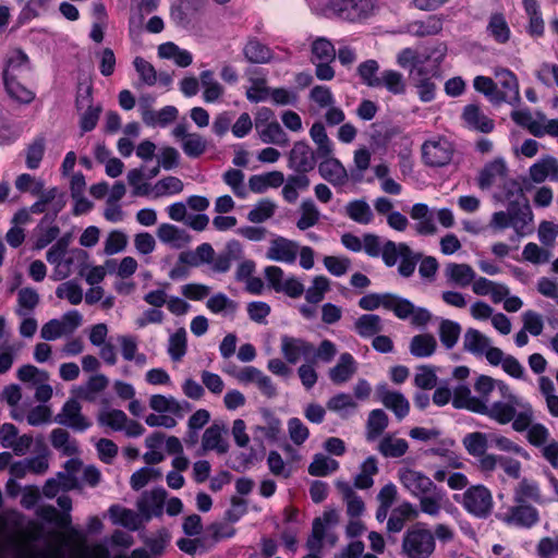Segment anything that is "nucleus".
Wrapping results in <instances>:
<instances>
[{
    "label": "nucleus",
    "mask_w": 558,
    "mask_h": 558,
    "mask_svg": "<svg viewBox=\"0 0 558 558\" xmlns=\"http://www.w3.org/2000/svg\"><path fill=\"white\" fill-rule=\"evenodd\" d=\"M398 480L402 487L418 499L421 512L437 518L444 507L446 494L435 482L421 471L411 468L398 470Z\"/></svg>",
    "instance_id": "nucleus-1"
},
{
    "label": "nucleus",
    "mask_w": 558,
    "mask_h": 558,
    "mask_svg": "<svg viewBox=\"0 0 558 558\" xmlns=\"http://www.w3.org/2000/svg\"><path fill=\"white\" fill-rule=\"evenodd\" d=\"M359 306L364 311H375L383 306L399 319H410L418 328L425 327L433 317L427 308L415 306L410 300L392 293L366 294L359 300Z\"/></svg>",
    "instance_id": "nucleus-2"
},
{
    "label": "nucleus",
    "mask_w": 558,
    "mask_h": 558,
    "mask_svg": "<svg viewBox=\"0 0 558 558\" xmlns=\"http://www.w3.org/2000/svg\"><path fill=\"white\" fill-rule=\"evenodd\" d=\"M40 529L35 526L17 535L2 537L0 535V558H63L61 546L37 548Z\"/></svg>",
    "instance_id": "nucleus-3"
},
{
    "label": "nucleus",
    "mask_w": 558,
    "mask_h": 558,
    "mask_svg": "<svg viewBox=\"0 0 558 558\" xmlns=\"http://www.w3.org/2000/svg\"><path fill=\"white\" fill-rule=\"evenodd\" d=\"M435 548L433 532L421 523L411 526L403 534L401 554L405 558H430Z\"/></svg>",
    "instance_id": "nucleus-4"
},
{
    "label": "nucleus",
    "mask_w": 558,
    "mask_h": 558,
    "mask_svg": "<svg viewBox=\"0 0 558 558\" xmlns=\"http://www.w3.org/2000/svg\"><path fill=\"white\" fill-rule=\"evenodd\" d=\"M453 499L478 519L488 518L494 508L492 492L483 484L471 485L462 495H454Z\"/></svg>",
    "instance_id": "nucleus-5"
},
{
    "label": "nucleus",
    "mask_w": 558,
    "mask_h": 558,
    "mask_svg": "<svg viewBox=\"0 0 558 558\" xmlns=\"http://www.w3.org/2000/svg\"><path fill=\"white\" fill-rule=\"evenodd\" d=\"M500 396L504 401L482 403L478 414L486 415L490 420L505 425L510 423L515 416V409L521 407V400L515 396L508 384H500Z\"/></svg>",
    "instance_id": "nucleus-6"
},
{
    "label": "nucleus",
    "mask_w": 558,
    "mask_h": 558,
    "mask_svg": "<svg viewBox=\"0 0 558 558\" xmlns=\"http://www.w3.org/2000/svg\"><path fill=\"white\" fill-rule=\"evenodd\" d=\"M453 145L445 137H436L424 142L422 145V157L429 167H444L453 157Z\"/></svg>",
    "instance_id": "nucleus-7"
},
{
    "label": "nucleus",
    "mask_w": 558,
    "mask_h": 558,
    "mask_svg": "<svg viewBox=\"0 0 558 558\" xmlns=\"http://www.w3.org/2000/svg\"><path fill=\"white\" fill-rule=\"evenodd\" d=\"M494 75L497 80V96H495L496 104L508 102L512 106L519 105L521 101L520 87L518 77L513 72L505 68H495Z\"/></svg>",
    "instance_id": "nucleus-8"
},
{
    "label": "nucleus",
    "mask_w": 558,
    "mask_h": 558,
    "mask_svg": "<svg viewBox=\"0 0 558 558\" xmlns=\"http://www.w3.org/2000/svg\"><path fill=\"white\" fill-rule=\"evenodd\" d=\"M328 5L338 16L356 21L368 16L373 9V0H329Z\"/></svg>",
    "instance_id": "nucleus-9"
},
{
    "label": "nucleus",
    "mask_w": 558,
    "mask_h": 558,
    "mask_svg": "<svg viewBox=\"0 0 558 558\" xmlns=\"http://www.w3.org/2000/svg\"><path fill=\"white\" fill-rule=\"evenodd\" d=\"M166 497L167 492L163 488L146 490L138 497L136 508L144 522L162 515Z\"/></svg>",
    "instance_id": "nucleus-10"
},
{
    "label": "nucleus",
    "mask_w": 558,
    "mask_h": 558,
    "mask_svg": "<svg viewBox=\"0 0 558 558\" xmlns=\"http://www.w3.org/2000/svg\"><path fill=\"white\" fill-rule=\"evenodd\" d=\"M502 521L508 525L531 529L538 523L539 512L530 504L515 502L514 506L508 508Z\"/></svg>",
    "instance_id": "nucleus-11"
},
{
    "label": "nucleus",
    "mask_w": 558,
    "mask_h": 558,
    "mask_svg": "<svg viewBox=\"0 0 558 558\" xmlns=\"http://www.w3.org/2000/svg\"><path fill=\"white\" fill-rule=\"evenodd\" d=\"M280 351L290 364H296L301 359H310L314 354V345L296 337L283 335L280 338Z\"/></svg>",
    "instance_id": "nucleus-12"
},
{
    "label": "nucleus",
    "mask_w": 558,
    "mask_h": 558,
    "mask_svg": "<svg viewBox=\"0 0 558 558\" xmlns=\"http://www.w3.org/2000/svg\"><path fill=\"white\" fill-rule=\"evenodd\" d=\"M315 156L316 151L306 142H295L288 156V167L295 172L307 173L316 166Z\"/></svg>",
    "instance_id": "nucleus-13"
},
{
    "label": "nucleus",
    "mask_w": 558,
    "mask_h": 558,
    "mask_svg": "<svg viewBox=\"0 0 558 558\" xmlns=\"http://www.w3.org/2000/svg\"><path fill=\"white\" fill-rule=\"evenodd\" d=\"M378 401L390 410L398 421H402L410 413V402L400 391L389 390L386 385L376 388Z\"/></svg>",
    "instance_id": "nucleus-14"
},
{
    "label": "nucleus",
    "mask_w": 558,
    "mask_h": 558,
    "mask_svg": "<svg viewBox=\"0 0 558 558\" xmlns=\"http://www.w3.org/2000/svg\"><path fill=\"white\" fill-rule=\"evenodd\" d=\"M513 500L514 502H535L537 505H545L551 501L550 498L546 497L542 493L539 483L527 476H523L519 480L513 488Z\"/></svg>",
    "instance_id": "nucleus-15"
},
{
    "label": "nucleus",
    "mask_w": 558,
    "mask_h": 558,
    "mask_svg": "<svg viewBox=\"0 0 558 558\" xmlns=\"http://www.w3.org/2000/svg\"><path fill=\"white\" fill-rule=\"evenodd\" d=\"M54 420L61 425L80 432L90 426V422L82 414V407L76 399H69Z\"/></svg>",
    "instance_id": "nucleus-16"
},
{
    "label": "nucleus",
    "mask_w": 558,
    "mask_h": 558,
    "mask_svg": "<svg viewBox=\"0 0 558 558\" xmlns=\"http://www.w3.org/2000/svg\"><path fill=\"white\" fill-rule=\"evenodd\" d=\"M299 244L295 241L283 236H276L269 243L266 257L269 260L280 262L284 264H293L299 253Z\"/></svg>",
    "instance_id": "nucleus-17"
},
{
    "label": "nucleus",
    "mask_w": 558,
    "mask_h": 558,
    "mask_svg": "<svg viewBox=\"0 0 558 558\" xmlns=\"http://www.w3.org/2000/svg\"><path fill=\"white\" fill-rule=\"evenodd\" d=\"M320 159L318 165V172L323 179L328 181L333 186H342L348 180V171L339 159L332 155L317 156Z\"/></svg>",
    "instance_id": "nucleus-18"
},
{
    "label": "nucleus",
    "mask_w": 558,
    "mask_h": 558,
    "mask_svg": "<svg viewBox=\"0 0 558 558\" xmlns=\"http://www.w3.org/2000/svg\"><path fill=\"white\" fill-rule=\"evenodd\" d=\"M149 407L157 413H169L178 418H183L192 411L187 401H180L172 396L153 395L149 398Z\"/></svg>",
    "instance_id": "nucleus-19"
},
{
    "label": "nucleus",
    "mask_w": 558,
    "mask_h": 558,
    "mask_svg": "<svg viewBox=\"0 0 558 558\" xmlns=\"http://www.w3.org/2000/svg\"><path fill=\"white\" fill-rule=\"evenodd\" d=\"M339 521L338 512L335 509L326 510L322 517L313 521L312 534L306 542V546L311 551H320L326 530L330 525L337 524Z\"/></svg>",
    "instance_id": "nucleus-20"
},
{
    "label": "nucleus",
    "mask_w": 558,
    "mask_h": 558,
    "mask_svg": "<svg viewBox=\"0 0 558 558\" xmlns=\"http://www.w3.org/2000/svg\"><path fill=\"white\" fill-rule=\"evenodd\" d=\"M158 240L174 250H181L192 242L191 234L182 228L171 223H161L156 231Z\"/></svg>",
    "instance_id": "nucleus-21"
},
{
    "label": "nucleus",
    "mask_w": 558,
    "mask_h": 558,
    "mask_svg": "<svg viewBox=\"0 0 558 558\" xmlns=\"http://www.w3.org/2000/svg\"><path fill=\"white\" fill-rule=\"evenodd\" d=\"M529 177L536 184L546 180L558 182V159L550 155L542 157L530 167Z\"/></svg>",
    "instance_id": "nucleus-22"
},
{
    "label": "nucleus",
    "mask_w": 558,
    "mask_h": 558,
    "mask_svg": "<svg viewBox=\"0 0 558 558\" xmlns=\"http://www.w3.org/2000/svg\"><path fill=\"white\" fill-rule=\"evenodd\" d=\"M507 166L502 159H495L484 166L480 171L477 184L481 190H487L493 185L504 182L507 177Z\"/></svg>",
    "instance_id": "nucleus-23"
},
{
    "label": "nucleus",
    "mask_w": 558,
    "mask_h": 558,
    "mask_svg": "<svg viewBox=\"0 0 558 558\" xmlns=\"http://www.w3.org/2000/svg\"><path fill=\"white\" fill-rule=\"evenodd\" d=\"M461 118L465 126L482 133H490L495 126L494 121L474 104L466 105L463 108Z\"/></svg>",
    "instance_id": "nucleus-24"
},
{
    "label": "nucleus",
    "mask_w": 558,
    "mask_h": 558,
    "mask_svg": "<svg viewBox=\"0 0 558 558\" xmlns=\"http://www.w3.org/2000/svg\"><path fill=\"white\" fill-rule=\"evenodd\" d=\"M509 215L511 216V228L514 229L518 236H524L529 230V226L533 221V213L527 204L511 203L509 205Z\"/></svg>",
    "instance_id": "nucleus-25"
},
{
    "label": "nucleus",
    "mask_w": 558,
    "mask_h": 558,
    "mask_svg": "<svg viewBox=\"0 0 558 558\" xmlns=\"http://www.w3.org/2000/svg\"><path fill=\"white\" fill-rule=\"evenodd\" d=\"M376 449L386 459H398L409 451V442L392 433H387L379 439Z\"/></svg>",
    "instance_id": "nucleus-26"
},
{
    "label": "nucleus",
    "mask_w": 558,
    "mask_h": 558,
    "mask_svg": "<svg viewBox=\"0 0 558 558\" xmlns=\"http://www.w3.org/2000/svg\"><path fill=\"white\" fill-rule=\"evenodd\" d=\"M336 488L341 494L342 499L347 506V513L352 518H359L365 510L363 499L355 493L353 486L342 480H338L335 483Z\"/></svg>",
    "instance_id": "nucleus-27"
},
{
    "label": "nucleus",
    "mask_w": 558,
    "mask_h": 558,
    "mask_svg": "<svg viewBox=\"0 0 558 558\" xmlns=\"http://www.w3.org/2000/svg\"><path fill=\"white\" fill-rule=\"evenodd\" d=\"M444 272L448 283L461 288L470 286L476 277L475 271L468 264L449 263Z\"/></svg>",
    "instance_id": "nucleus-28"
},
{
    "label": "nucleus",
    "mask_w": 558,
    "mask_h": 558,
    "mask_svg": "<svg viewBox=\"0 0 558 558\" xmlns=\"http://www.w3.org/2000/svg\"><path fill=\"white\" fill-rule=\"evenodd\" d=\"M109 515L113 524L121 525L130 531L140 530L144 522L138 511L135 512L119 505L109 508Z\"/></svg>",
    "instance_id": "nucleus-29"
},
{
    "label": "nucleus",
    "mask_w": 558,
    "mask_h": 558,
    "mask_svg": "<svg viewBox=\"0 0 558 558\" xmlns=\"http://www.w3.org/2000/svg\"><path fill=\"white\" fill-rule=\"evenodd\" d=\"M356 369L354 357L345 352L340 355L338 363L330 368L329 378L333 384H344L356 373Z\"/></svg>",
    "instance_id": "nucleus-30"
},
{
    "label": "nucleus",
    "mask_w": 558,
    "mask_h": 558,
    "mask_svg": "<svg viewBox=\"0 0 558 558\" xmlns=\"http://www.w3.org/2000/svg\"><path fill=\"white\" fill-rule=\"evenodd\" d=\"M109 379L104 374H96L88 378V380L76 389L77 398L95 402L98 396L108 387Z\"/></svg>",
    "instance_id": "nucleus-31"
},
{
    "label": "nucleus",
    "mask_w": 558,
    "mask_h": 558,
    "mask_svg": "<svg viewBox=\"0 0 558 558\" xmlns=\"http://www.w3.org/2000/svg\"><path fill=\"white\" fill-rule=\"evenodd\" d=\"M389 425V417L381 409L372 410L365 426V438L367 441L373 442L377 440Z\"/></svg>",
    "instance_id": "nucleus-32"
},
{
    "label": "nucleus",
    "mask_w": 558,
    "mask_h": 558,
    "mask_svg": "<svg viewBox=\"0 0 558 558\" xmlns=\"http://www.w3.org/2000/svg\"><path fill=\"white\" fill-rule=\"evenodd\" d=\"M284 183V175L281 171H270L263 174H254L248 179V187L252 192L262 194L269 187H279Z\"/></svg>",
    "instance_id": "nucleus-33"
},
{
    "label": "nucleus",
    "mask_w": 558,
    "mask_h": 558,
    "mask_svg": "<svg viewBox=\"0 0 558 558\" xmlns=\"http://www.w3.org/2000/svg\"><path fill=\"white\" fill-rule=\"evenodd\" d=\"M223 426L217 423L207 427L202 437V448L205 451L215 450L218 453H226L229 446L223 439Z\"/></svg>",
    "instance_id": "nucleus-34"
},
{
    "label": "nucleus",
    "mask_w": 558,
    "mask_h": 558,
    "mask_svg": "<svg viewBox=\"0 0 558 558\" xmlns=\"http://www.w3.org/2000/svg\"><path fill=\"white\" fill-rule=\"evenodd\" d=\"M31 69V61L28 56L20 48H12L9 50L4 69L3 77L5 76H19L23 71Z\"/></svg>",
    "instance_id": "nucleus-35"
},
{
    "label": "nucleus",
    "mask_w": 558,
    "mask_h": 558,
    "mask_svg": "<svg viewBox=\"0 0 558 558\" xmlns=\"http://www.w3.org/2000/svg\"><path fill=\"white\" fill-rule=\"evenodd\" d=\"M206 307L213 314L233 318L239 310V304L236 301L228 298L225 293L219 292L208 298Z\"/></svg>",
    "instance_id": "nucleus-36"
},
{
    "label": "nucleus",
    "mask_w": 558,
    "mask_h": 558,
    "mask_svg": "<svg viewBox=\"0 0 558 558\" xmlns=\"http://www.w3.org/2000/svg\"><path fill=\"white\" fill-rule=\"evenodd\" d=\"M299 213L300 217L296 220V228L301 231H305L316 226L322 217L317 205L311 198H305L302 201Z\"/></svg>",
    "instance_id": "nucleus-37"
},
{
    "label": "nucleus",
    "mask_w": 558,
    "mask_h": 558,
    "mask_svg": "<svg viewBox=\"0 0 558 558\" xmlns=\"http://www.w3.org/2000/svg\"><path fill=\"white\" fill-rule=\"evenodd\" d=\"M203 87V99L205 102H216L225 94L223 86L216 80L211 70H205L199 75Z\"/></svg>",
    "instance_id": "nucleus-38"
},
{
    "label": "nucleus",
    "mask_w": 558,
    "mask_h": 558,
    "mask_svg": "<svg viewBox=\"0 0 558 558\" xmlns=\"http://www.w3.org/2000/svg\"><path fill=\"white\" fill-rule=\"evenodd\" d=\"M378 88H386L392 95H403L407 92V82L402 73L387 69L379 75Z\"/></svg>",
    "instance_id": "nucleus-39"
},
{
    "label": "nucleus",
    "mask_w": 558,
    "mask_h": 558,
    "mask_svg": "<svg viewBox=\"0 0 558 558\" xmlns=\"http://www.w3.org/2000/svg\"><path fill=\"white\" fill-rule=\"evenodd\" d=\"M378 462L373 456L366 458L354 476L353 486L359 489H368L374 485V475L378 473Z\"/></svg>",
    "instance_id": "nucleus-40"
},
{
    "label": "nucleus",
    "mask_w": 558,
    "mask_h": 558,
    "mask_svg": "<svg viewBox=\"0 0 558 558\" xmlns=\"http://www.w3.org/2000/svg\"><path fill=\"white\" fill-rule=\"evenodd\" d=\"M452 405L456 409H466L478 414L482 402L475 399L466 385H458L452 391Z\"/></svg>",
    "instance_id": "nucleus-41"
},
{
    "label": "nucleus",
    "mask_w": 558,
    "mask_h": 558,
    "mask_svg": "<svg viewBox=\"0 0 558 558\" xmlns=\"http://www.w3.org/2000/svg\"><path fill=\"white\" fill-rule=\"evenodd\" d=\"M88 254L80 248H73L69 252V256L63 258L62 263L58 265V269H53V280H63L71 276L73 272V266L76 263L85 264Z\"/></svg>",
    "instance_id": "nucleus-42"
},
{
    "label": "nucleus",
    "mask_w": 558,
    "mask_h": 558,
    "mask_svg": "<svg viewBox=\"0 0 558 558\" xmlns=\"http://www.w3.org/2000/svg\"><path fill=\"white\" fill-rule=\"evenodd\" d=\"M442 29V20L437 15H430L424 21H414L408 25V32L416 37L437 35Z\"/></svg>",
    "instance_id": "nucleus-43"
},
{
    "label": "nucleus",
    "mask_w": 558,
    "mask_h": 558,
    "mask_svg": "<svg viewBox=\"0 0 558 558\" xmlns=\"http://www.w3.org/2000/svg\"><path fill=\"white\" fill-rule=\"evenodd\" d=\"M158 56L162 59H172L178 66L186 68L192 64V53L185 49H181L175 44L169 41L158 47Z\"/></svg>",
    "instance_id": "nucleus-44"
},
{
    "label": "nucleus",
    "mask_w": 558,
    "mask_h": 558,
    "mask_svg": "<svg viewBox=\"0 0 558 558\" xmlns=\"http://www.w3.org/2000/svg\"><path fill=\"white\" fill-rule=\"evenodd\" d=\"M354 330L362 338L377 336L383 330V319L376 314H363L354 322Z\"/></svg>",
    "instance_id": "nucleus-45"
},
{
    "label": "nucleus",
    "mask_w": 558,
    "mask_h": 558,
    "mask_svg": "<svg viewBox=\"0 0 558 558\" xmlns=\"http://www.w3.org/2000/svg\"><path fill=\"white\" fill-rule=\"evenodd\" d=\"M490 339L482 333L480 330L469 328L465 330L463 336V349L474 355H483L488 345Z\"/></svg>",
    "instance_id": "nucleus-46"
},
{
    "label": "nucleus",
    "mask_w": 558,
    "mask_h": 558,
    "mask_svg": "<svg viewBox=\"0 0 558 558\" xmlns=\"http://www.w3.org/2000/svg\"><path fill=\"white\" fill-rule=\"evenodd\" d=\"M345 215L360 225H369L374 214L369 204L364 199H354L345 205Z\"/></svg>",
    "instance_id": "nucleus-47"
},
{
    "label": "nucleus",
    "mask_w": 558,
    "mask_h": 558,
    "mask_svg": "<svg viewBox=\"0 0 558 558\" xmlns=\"http://www.w3.org/2000/svg\"><path fill=\"white\" fill-rule=\"evenodd\" d=\"M500 384H506L502 380L494 379L487 375H481L474 383V390L476 392L475 399L485 404L492 403V393L497 389L500 392Z\"/></svg>",
    "instance_id": "nucleus-48"
},
{
    "label": "nucleus",
    "mask_w": 558,
    "mask_h": 558,
    "mask_svg": "<svg viewBox=\"0 0 558 558\" xmlns=\"http://www.w3.org/2000/svg\"><path fill=\"white\" fill-rule=\"evenodd\" d=\"M437 341L430 333L416 335L411 339L410 352L415 357H427L434 354Z\"/></svg>",
    "instance_id": "nucleus-49"
},
{
    "label": "nucleus",
    "mask_w": 558,
    "mask_h": 558,
    "mask_svg": "<svg viewBox=\"0 0 558 558\" xmlns=\"http://www.w3.org/2000/svg\"><path fill=\"white\" fill-rule=\"evenodd\" d=\"M257 131L262 142L265 144H275L278 146H287L289 144L287 133L276 120L266 123L265 126Z\"/></svg>",
    "instance_id": "nucleus-50"
},
{
    "label": "nucleus",
    "mask_w": 558,
    "mask_h": 558,
    "mask_svg": "<svg viewBox=\"0 0 558 558\" xmlns=\"http://www.w3.org/2000/svg\"><path fill=\"white\" fill-rule=\"evenodd\" d=\"M310 136L316 145V156H328L333 154V144L327 135L322 122L313 123Z\"/></svg>",
    "instance_id": "nucleus-51"
},
{
    "label": "nucleus",
    "mask_w": 558,
    "mask_h": 558,
    "mask_svg": "<svg viewBox=\"0 0 558 558\" xmlns=\"http://www.w3.org/2000/svg\"><path fill=\"white\" fill-rule=\"evenodd\" d=\"M50 441L54 449L64 456H74L78 451L77 442L71 439L70 434L63 428H56L50 434Z\"/></svg>",
    "instance_id": "nucleus-52"
},
{
    "label": "nucleus",
    "mask_w": 558,
    "mask_h": 558,
    "mask_svg": "<svg viewBox=\"0 0 558 558\" xmlns=\"http://www.w3.org/2000/svg\"><path fill=\"white\" fill-rule=\"evenodd\" d=\"M339 469V462L323 453H316L308 465V473L312 476H327Z\"/></svg>",
    "instance_id": "nucleus-53"
},
{
    "label": "nucleus",
    "mask_w": 558,
    "mask_h": 558,
    "mask_svg": "<svg viewBox=\"0 0 558 558\" xmlns=\"http://www.w3.org/2000/svg\"><path fill=\"white\" fill-rule=\"evenodd\" d=\"M462 445L470 456L477 458L487 452L488 437L482 432L469 433L463 437Z\"/></svg>",
    "instance_id": "nucleus-54"
},
{
    "label": "nucleus",
    "mask_w": 558,
    "mask_h": 558,
    "mask_svg": "<svg viewBox=\"0 0 558 558\" xmlns=\"http://www.w3.org/2000/svg\"><path fill=\"white\" fill-rule=\"evenodd\" d=\"M245 58L252 63H267L271 60V50L257 39H250L243 49Z\"/></svg>",
    "instance_id": "nucleus-55"
},
{
    "label": "nucleus",
    "mask_w": 558,
    "mask_h": 558,
    "mask_svg": "<svg viewBox=\"0 0 558 558\" xmlns=\"http://www.w3.org/2000/svg\"><path fill=\"white\" fill-rule=\"evenodd\" d=\"M312 63L318 61H335L336 49L332 43L325 37H317L311 45Z\"/></svg>",
    "instance_id": "nucleus-56"
},
{
    "label": "nucleus",
    "mask_w": 558,
    "mask_h": 558,
    "mask_svg": "<svg viewBox=\"0 0 558 558\" xmlns=\"http://www.w3.org/2000/svg\"><path fill=\"white\" fill-rule=\"evenodd\" d=\"M186 331L183 327H181L169 337L168 354L170 355L172 361L179 362L186 354Z\"/></svg>",
    "instance_id": "nucleus-57"
},
{
    "label": "nucleus",
    "mask_w": 558,
    "mask_h": 558,
    "mask_svg": "<svg viewBox=\"0 0 558 558\" xmlns=\"http://www.w3.org/2000/svg\"><path fill=\"white\" fill-rule=\"evenodd\" d=\"M46 150V140L44 136H37L25 150V163L31 170L39 168Z\"/></svg>",
    "instance_id": "nucleus-58"
},
{
    "label": "nucleus",
    "mask_w": 558,
    "mask_h": 558,
    "mask_svg": "<svg viewBox=\"0 0 558 558\" xmlns=\"http://www.w3.org/2000/svg\"><path fill=\"white\" fill-rule=\"evenodd\" d=\"M361 82L372 88H378L379 82V63L374 59L361 62L356 68Z\"/></svg>",
    "instance_id": "nucleus-59"
},
{
    "label": "nucleus",
    "mask_w": 558,
    "mask_h": 558,
    "mask_svg": "<svg viewBox=\"0 0 558 558\" xmlns=\"http://www.w3.org/2000/svg\"><path fill=\"white\" fill-rule=\"evenodd\" d=\"M439 338L446 349H452L460 337L461 326L450 319H441L439 324Z\"/></svg>",
    "instance_id": "nucleus-60"
},
{
    "label": "nucleus",
    "mask_w": 558,
    "mask_h": 558,
    "mask_svg": "<svg viewBox=\"0 0 558 558\" xmlns=\"http://www.w3.org/2000/svg\"><path fill=\"white\" fill-rule=\"evenodd\" d=\"M329 289V279L325 276H316L313 278L312 284L304 291L305 300L311 304H317L324 300Z\"/></svg>",
    "instance_id": "nucleus-61"
},
{
    "label": "nucleus",
    "mask_w": 558,
    "mask_h": 558,
    "mask_svg": "<svg viewBox=\"0 0 558 558\" xmlns=\"http://www.w3.org/2000/svg\"><path fill=\"white\" fill-rule=\"evenodd\" d=\"M126 417L122 410L105 409L99 412L97 420L100 425L120 432L125 427Z\"/></svg>",
    "instance_id": "nucleus-62"
},
{
    "label": "nucleus",
    "mask_w": 558,
    "mask_h": 558,
    "mask_svg": "<svg viewBox=\"0 0 558 558\" xmlns=\"http://www.w3.org/2000/svg\"><path fill=\"white\" fill-rule=\"evenodd\" d=\"M487 31L500 44L507 43L510 38V28L501 13H495L490 16Z\"/></svg>",
    "instance_id": "nucleus-63"
},
{
    "label": "nucleus",
    "mask_w": 558,
    "mask_h": 558,
    "mask_svg": "<svg viewBox=\"0 0 558 558\" xmlns=\"http://www.w3.org/2000/svg\"><path fill=\"white\" fill-rule=\"evenodd\" d=\"M4 86L8 94L24 104H29L35 95L17 81V76H5L3 77Z\"/></svg>",
    "instance_id": "nucleus-64"
}]
</instances>
